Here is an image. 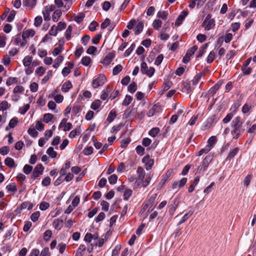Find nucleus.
Returning a JSON list of instances; mask_svg holds the SVG:
<instances>
[{
    "instance_id": "obj_2",
    "label": "nucleus",
    "mask_w": 256,
    "mask_h": 256,
    "mask_svg": "<svg viewBox=\"0 0 256 256\" xmlns=\"http://www.w3.org/2000/svg\"><path fill=\"white\" fill-rule=\"evenodd\" d=\"M231 133L234 139H238L240 134L242 133L244 128L242 126V122L241 121V118L240 116L234 118L231 123Z\"/></svg>"
},
{
    "instance_id": "obj_6",
    "label": "nucleus",
    "mask_w": 256,
    "mask_h": 256,
    "mask_svg": "<svg viewBox=\"0 0 256 256\" xmlns=\"http://www.w3.org/2000/svg\"><path fill=\"white\" fill-rule=\"evenodd\" d=\"M198 50L196 46H193L192 48L188 50L186 54L182 59L183 62L186 64L190 60V57L194 54L195 52Z\"/></svg>"
},
{
    "instance_id": "obj_15",
    "label": "nucleus",
    "mask_w": 256,
    "mask_h": 256,
    "mask_svg": "<svg viewBox=\"0 0 256 256\" xmlns=\"http://www.w3.org/2000/svg\"><path fill=\"white\" fill-rule=\"evenodd\" d=\"M156 198H157V194H154L149 198L148 202L151 204V206H150V208H152V210L153 208L155 207V206H156V204H157V202H156Z\"/></svg>"
},
{
    "instance_id": "obj_18",
    "label": "nucleus",
    "mask_w": 256,
    "mask_h": 256,
    "mask_svg": "<svg viewBox=\"0 0 256 256\" xmlns=\"http://www.w3.org/2000/svg\"><path fill=\"white\" fill-rule=\"evenodd\" d=\"M36 0H25L24 1L23 4L29 8H32L36 5Z\"/></svg>"
},
{
    "instance_id": "obj_59",
    "label": "nucleus",
    "mask_w": 256,
    "mask_h": 256,
    "mask_svg": "<svg viewBox=\"0 0 256 256\" xmlns=\"http://www.w3.org/2000/svg\"><path fill=\"white\" fill-rule=\"evenodd\" d=\"M110 20L108 18H106L104 22L101 24V28L102 29H105L110 25Z\"/></svg>"
},
{
    "instance_id": "obj_42",
    "label": "nucleus",
    "mask_w": 256,
    "mask_h": 256,
    "mask_svg": "<svg viewBox=\"0 0 256 256\" xmlns=\"http://www.w3.org/2000/svg\"><path fill=\"white\" fill-rule=\"evenodd\" d=\"M52 72L51 70H49L47 74L42 79V84H44L46 83L52 76Z\"/></svg>"
},
{
    "instance_id": "obj_50",
    "label": "nucleus",
    "mask_w": 256,
    "mask_h": 256,
    "mask_svg": "<svg viewBox=\"0 0 256 256\" xmlns=\"http://www.w3.org/2000/svg\"><path fill=\"white\" fill-rule=\"evenodd\" d=\"M242 70L244 74H249L252 72V68H248L246 66H242Z\"/></svg>"
},
{
    "instance_id": "obj_63",
    "label": "nucleus",
    "mask_w": 256,
    "mask_h": 256,
    "mask_svg": "<svg viewBox=\"0 0 256 256\" xmlns=\"http://www.w3.org/2000/svg\"><path fill=\"white\" fill-rule=\"evenodd\" d=\"M36 128L40 131L44 129V124L40 121H38L36 124Z\"/></svg>"
},
{
    "instance_id": "obj_61",
    "label": "nucleus",
    "mask_w": 256,
    "mask_h": 256,
    "mask_svg": "<svg viewBox=\"0 0 256 256\" xmlns=\"http://www.w3.org/2000/svg\"><path fill=\"white\" fill-rule=\"evenodd\" d=\"M42 21V19L41 16H38L35 18L34 24L36 26H40Z\"/></svg>"
},
{
    "instance_id": "obj_64",
    "label": "nucleus",
    "mask_w": 256,
    "mask_h": 256,
    "mask_svg": "<svg viewBox=\"0 0 256 256\" xmlns=\"http://www.w3.org/2000/svg\"><path fill=\"white\" fill-rule=\"evenodd\" d=\"M40 256H50L49 248L47 247L44 248L42 251Z\"/></svg>"
},
{
    "instance_id": "obj_48",
    "label": "nucleus",
    "mask_w": 256,
    "mask_h": 256,
    "mask_svg": "<svg viewBox=\"0 0 256 256\" xmlns=\"http://www.w3.org/2000/svg\"><path fill=\"white\" fill-rule=\"evenodd\" d=\"M32 170V166L28 165L26 164L23 168L24 172L26 174H29Z\"/></svg>"
},
{
    "instance_id": "obj_32",
    "label": "nucleus",
    "mask_w": 256,
    "mask_h": 256,
    "mask_svg": "<svg viewBox=\"0 0 256 256\" xmlns=\"http://www.w3.org/2000/svg\"><path fill=\"white\" fill-rule=\"evenodd\" d=\"M30 108V104H26L22 107L20 108L19 112L22 114H24Z\"/></svg>"
},
{
    "instance_id": "obj_35",
    "label": "nucleus",
    "mask_w": 256,
    "mask_h": 256,
    "mask_svg": "<svg viewBox=\"0 0 256 256\" xmlns=\"http://www.w3.org/2000/svg\"><path fill=\"white\" fill-rule=\"evenodd\" d=\"M160 129L158 128H152L150 132H149V134L153 137L156 136L159 132H160Z\"/></svg>"
},
{
    "instance_id": "obj_5",
    "label": "nucleus",
    "mask_w": 256,
    "mask_h": 256,
    "mask_svg": "<svg viewBox=\"0 0 256 256\" xmlns=\"http://www.w3.org/2000/svg\"><path fill=\"white\" fill-rule=\"evenodd\" d=\"M140 70L142 74H146L148 76L151 77L153 76L155 70L152 67H150L148 68L146 64L144 62L141 64Z\"/></svg>"
},
{
    "instance_id": "obj_41",
    "label": "nucleus",
    "mask_w": 256,
    "mask_h": 256,
    "mask_svg": "<svg viewBox=\"0 0 256 256\" xmlns=\"http://www.w3.org/2000/svg\"><path fill=\"white\" fill-rule=\"evenodd\" d=\"M220 85L219 84H215L212 88H210V94L212 96H214L216 92V91L219 89Z\"/></svg>"
},
{
    "instance_id": "obj_20",
    "label": "nucleus",
    "mask_w": 256,
    "mask_h": 256,
    "mask_svg": "<svg viewBox=\"0 0 256 256\" xmlns=\"http://www.w3.org/2000/svg\"><path fill=\"white\" fill-rule=\"evenodd\" d=\"M72 88V84L70 81L65 82L62 86V90L64 92H68Z\"/></svg>"
},
{
    "instance_id": "obj_1",
    "label": "nucleus",
    "mask_w": 256,
    "mask_h": 256,
    "mask_svg": "<svg viewBox=\"0 0 256 256\" xmlns=\"http://www.w3.org/2000/svg\"><path fill=\"white\" fill-rule=\"evenodd\" d=\"M136 172L138 178L134 183V188H136L140 186H147L151 180L150 174H148L146 175L145 172L142 167H138Z\"/></svg>"
},
{
    "instance_id": "obj_62",
    "label": "nucleus",
    "mask_w": 256,
    "mask_h": 256,
    "mask_svg": "<svg viewBox=\"0 0 256 256\" xmlns=\"http://www.w3.org/2000/svg\"><path fill=\"white\" fill-rule=\"evenodd\" d=\"M247 132L250 134L254 135L256 134V124H253L248 129Z\"/></svg>"
},
{
    "instance_id": "obj_56",
    "label": "nucleus",
    "mask_w": 256,
    "mask_h": 256,
    "mask_svg": "<svg viewBox=\"0 0 256 256\" xmlns=\"http://www.w3.org/2000/svg\"><path fill=\"white\" fill-rule=\"evenodd\" d=\"M24 87L22 86H17L14 89V93H22L24 91Z\"/></svg>"
},
{
    "instance_id": "obj_8",
    "label": "nucleus",
    "mask_w": 256,
    "mask_h": 256,
    "mask_svg": "<svg viewBox=\"0 0 256 256\" xmlns=\"http://www.w3.org/2000/svg\"><path fill=\"white\" fill-rule=\"evenodd\" d=\"M187 182V178H184L180 182L176 181L174 182L172 188L178 190L180 188L185 185Z\"/></svg>"
},
{
    "instance_id": "obj_47",
    "label": "nucleus",
    "mask_w": 256,
    "mask_h": 256,
    "mask_svg": "<svg viewBox=\"0 0 256 256\" xmlns=\"http://www.w3.org/2000/svg\"><path fill=\"white\" fill-rule=\"evenodd\" d=\"M50 12L48 10V8H46L44 10L42 11V14L44 16V20H48L50 19Z\"/></svg>"
},
{
    "instance_id": "obj_58",
    "label": "nucleus",
    "mask_w": 256,
    "mask_h": 256,
    "mask_svg": "<svg viewBox=\"0 0 256 256\" xmlns=\"http://www.w3.org/2000/svg\"><path fill=\"white\" fill-rule=\"evenodd\" d=\"M51 182V180L50 177L47 176L42 181V184L44 186H47L50 184Z\"/></svg>"
},
{
    "instance_id": "obj_54",
    "label": "nucleus",
    "mask_w": 256,
    "mask_h": 256,
    "mask_svg": "<svg viewBox=\"0 0 256 256\" xmlns=\"http://www.w3.org/2000/svg\"><path fill=\"white\" fill-rule=\"evenodd\" d=\"M40 213L39 212H34L30 216L31 220L34 222H36V220H38V218L40 217Z\"/></svg>"
},
{
    "instance_id": "obj_24",
    "label": "nucleus",
    "mask_w": 256,
    "mask_h": 256,
    "mask_svg": "<svg viewBox=\"0 0 256 256\" xmlns=\"http://www.w3.org/2000/svg\"><path fill=\"white\" fill-rule=\"evenodd\" d=\"M101 104H102V102L100 100H96L92 102L90 108L92 110H96L100 108V106L101 105Z\"/></svg>"
},
{
    "instance_id": "obj_12",
    "label": "nucleus",
    "mask_w": 256,
    "mask_h": 256,
    "mask_svg": "<svg viewBox=\"0 0 256 256\" xmlns=\"http://www.w3.org/2000/svg\"><path fill=\"white\" fill-rule=\"evenodd\" d=\"M194 210H190L189 212L186 214L182 218L181 220L178 223V225L179 226L184 222H185L194 213Z\"/></svg>"
},
{
    "instance_id": "obj_45",
    "label": "nucleus",
    "mask_w": 256,
    "mask_h": 256,
    "mask_svg": "<svg viewBox=\"0 0 256 256\" xmlns=\"http://www.w3.org/2000/svg\"><path fill=\"white\" fill-rule=\"evenodd\" d=\"M8 108V104L7 101L4 100L0 104V110L4 111Z\"/></svg>"
},
{
    "instance_id": "obj_21",
    "label": "nucleus",
    "mask_w": 256,
    "mask_h": 256,
    "mask_svg": "<svg viewBox=\"0 0 256 256\" xmlns=\"http://www.w3.org/2000/svg\"><path fill=\"white\" fill-rule=\"evenodd\" d=\"M159 106L157 104H154L148 112L147 115L148 117L153 116L157 111Z\"/></svg>"
},
{
    "instance_id": "obj_53",
    "label": "nucleus",
    "mask_w": 256,
    "mask_h": 256,
    "mask_svg": "<svg viewBox=\"0 0 256 256\" xmlns=\"http://www.w3.org/2000/svg\"><path fill=\"white\" fill-rule=\"evenodd\" d=\"M208 157L206 156L204 160L202 165L198 166V168L200 170H206V168L207 167V164H206V162H208Z\"/></svg>"
},
{
    "instance_id": "obj_60",
    "label": "nucleus",
    "mask_w": 256,
    "mask_h": 256,
    "mask_svg": "<svg viewBox=\"0 0 256 256\" xmlns=\"http://www.w3.org/2000/svg\"><path fill=\"white\" fill-rule=\"evenodd\" d=\"M251 108V106L250 104H246L242 108V112L244 114H247L249 112Z\"/></svg>"
},
{
    "instance_id": "obj_14",
    "label": "nucleus",
    "mask_w": 256,
    "mask_h": 256,
    "mask_svg": "<svg viewBox=\"0 0 256 256\" xmlns=\"http://www.w3.org/2000/svg\"><path fill=\"white\" fill-rule=\"evenodd\" d=\"M52 225L56 229L60 230L63 226V220L59 219H56L54 220Z\"/></svg>"
},
{
    "instance_id": "obj_23",
    "label": "nucleus",
    "mask_w": 256,
    "mask_h": 256,
    "mask_svg": "<svg viewBox=\"0 0 256 256\" xmlns=\"http://www.w3.org/2000/svg\"><path fill=\"white\" fill-rule=\"evenodd\" d=\"M62 14L60 10H55L52 16V20L55 22H57L60 17Z\"/></svg>"
},
{
    "instance_id": "obj_22",
    "label": "nucleus",
    "mask_w": 256,
    "mask_h": 256,
    "mask_svg": "<svg viewBox=\"0 0 256 256\" xmlns=\"http://www.w3.org/2000/svg\"><path fill=\"white\" fill-rule=\"evenodd\" d=\"M239 151L238 148H235L232 149L229 153L226 160H230L238 154Z\"/></svg>"
},
{
    "instance_id": "obj_3",
    "label": "nucleus",
    "mask_w": 256,
    "mask_h": 256,
    "mask_svg": "<svg viewBox=\"0 0 256 256\" xmlns=\"http://www.w3.org/2000/svg\"><path fill=\"white\" fill-rule=\"evenodd\" d=\"M106 80V78L104 75L101 74L98 78L94 79L92 82V86L94 88H96L98 86H102Z\"/></svg>"
},
{
    "instance_id": "obj_29",
    "label": "nucleus",
    "mask_w": 256,
    "mask_h": 256,
    "mask_svg": "<svg viewBox=\"0 0 256 256\" xmlns=\"http://www.w3.org/2000/svg\"><path fill=\"white\" fill-rule=\"evenodd\" d=\"M46 153L52 158H55L57 156L56 152L54 150V148L52 147H50L48 149Z\"/></svg>"
},
{
    "instance_id": "obj_9",
    "label": "nucleus",
    "mask_w": 256,
    "mask_h": 256,
    "mask_svg": "<svg viewBox=\"0 0 256 256\" xmlns=\"http://www.w3.org/2000/svg\"><path fill=\"white\" fill-rule=\"evenodd\" d=\"M114 58V54L109 53L107 54L102 62L104 64L108 66L110 64Z\"/></svg>"
},
{
    "instance_id": "obj_51",
    "label": "nucleus",
    "mask_w": 256,
    "mask_h": 256,
    "mask_svg": "<svg viewBox=\"0 0 256 256\" xmlns=\"http://www.w3.org/2000/svg\"><path fill=\"white\" fill-rule=\"evenodd\" d=\"M10 152V148L7 146H2L0 149V154L4 156L8 153Z\"/></svg>"
},
{
    "instance_id": "obj_17",
    "label": "nucleus",
    "mask_w": 256,
    "mask_h": 256,
    "mask_svg": "<svg viewBox=\"0 0 256 256\" xmlns=\"http://www.w3.org/2000/svg\"><path fill=\"white\" fill-rule=\"evenodd\" d=\"M6 189L7 190L8 192H12V194H14V193L17 190L16 184L14 182H12V183L8 184L6 186Z\"/></svg>"
},
{
    "instance_id": "obj_7",
    "label": "nucleus",
    "mask_w": 256,
    "mask_h": 256,
    "mask_svg": "<svg viewBox=\"0 0 256 256\" xmlns=\"http://www.w3.org/2000/svg\"><path fill=\"white\" fill-rule=\"evenodd\" d=\"M44 170V167L42 166V164H38L34 168V170L32 174V178L33 179H35L36 178L39 176L40 175L42 174L43 171Z\"/></svg>"
},
{
    "instance_id": "obj_40",
    "label": "nucleus",
    "mask_w": 256,
    "mask_h": 256,
    "mask_svg": "<svg viewBox=\"0 0 256 256\" xmlns=\"http://www.w3.org/2000/svg\"><path fill=\"white\" fill-rule=\"evenodd\" d=\"M80 133V128H76V130H72L70 132L68 136L70 138H74L77 134H79Z\"/></svg>"
},
{
    "instance_id": "obj_46",
    "label": "nucleus",
    "mask_w": 256,
    "mask_h": 256,
    "mask_svg": "<svg viewBox=\"0 0 256 256\" xmlns=\"http://www.w3.org/2000/svg\"><path fill=\"white\" fill-rule=\"evenodd\" d=\"M85 15L83 13H80L78 16H76L74 20L77 22V23H80L84 18Z\"/></svg>"
},
{
    "instance_id": "obj_37",
    "label": "nucleus",
    "mask_w": 256,
    "mask_h": 256,
    "mask_svg": "<svg viewBox=\"0 0 256 256\" xmlns=\"http://www.w3.org/2000/svg\"><path fill=\"white\" fill-rule=\"evenodd\" d=\"M52 235V232L50 230H46L44 234V240L48 242L50 240Z\"/></svg>"
},
{
    "instance_id": "obj_13",
    "label": "nucleus",
    "mask_w": 256,
    "mask_h": 256,
    "mask_svg": "<svg viewBox=\"0 0 256 256\" xmlns=\"http://www.w3.org/2000/svg\"><path fill=\"white\" fill-rule=\"evenodd\" d=\"M35 34V31L32 30H28L24 31L22 34V38L26 39L30 36L32 37Z\"/></svg>"
},
{
    "instance_id": "obj_10",
    "label": "nucleus",
    "mask_w": 256,
    "mask_h": 256,
    "mask_svg": "<svg viewBox=\"0 0 256 256\" xmlns=\"http://www.w3.org/2000/svg\"><path fill=\"white\" fill-rule=\"evenodd\" d=\"M188 14V10H183L176 20V24L180 25L185 17Z\"/></svg>"
},
{
    "instance_id": "obj_31",
    "label": "nucleus",
    "mask_w": 256,
    "mask_h": 256,
    "mask_svg": "<svg viewBox=\"0 0 256 256\" xmlns=\"http://www.w3.org/2000/svg\"><path fill=\"white\" fill-rule=\"evenodd\" d=\"M162 24V22L159 20H155L152 23L153 28L156 30H158L160 28Z\"/></svg>"
},
{
    "instance_id": "obj_33",
    "label": "nucleus",
    "mask_w": 256,
    "mask_h": 256,
    "mask_svg": "<svg viewBox=\"0 0 256 256\" xmlns=\"http://www.w3.org/2000/svg\"><path fill=\"white\" fill-rule=\"evenodd\" d=\"M137 89V85L136 82H132L129 86H128V90L130 93H134Z\"/></svg>"
},
{
    "instance_id": "obj_36",
    "label": "nucleus",
    "mask_w": 256,
    "mask_h": 256,
    "mask_svg": "<svg viewBox=\"0 0 256 256\" xmlns=\"http://www.w3.org/2000/svg\"><path fill=\"white\" fill-rule=\"evenodd\" d=\"M122 66L120 64H118L113 69L112 73L114 75H117L120 72L122 71Z\"/></svg>"
},
{
    "instance_id": "obj_26",
    "label": "nucleus",
    "mask_w": 256,
    "mask_h": 256,
    "mask_svg": "<svg viewBox=\"0 0 256 256\" xmlns=\"http://www.w3.org/2000/svg\"><path fill=\"white\" fill-rule=\"evenodd\" d=\"M178 205V202L176 200H174V204H172L170 206L169 212L171 215L174 214V212L176 210V207Z\"/></svg>"
},
{
    "instance_id": "obj_38",
    "label": "nucleus",
    "mask_w": 256,
    "mask_h": 256,
    "mask_svg": "<svg viewBox=\"0 0 256 256\" xmlns=\"http://www.w3.org/2000/svg\"><path fill=\"white\" fill-rule=\"evenodd\" d=\"M168 13L165 11H160L157 14V16L163 20H166L167 18Z\"/></svg>"
},
{
    "instance_id": "obj_34",
    "label": "nucleus",
    "mask_w": 256,
    "mask_h": 256,
    "mask_svg": "<svg viewBox=\"0 0 256 256\" xmlns=\"http://www.w3.org/2000/svg\"><path fill=\"white\" fill-rule=\"evenodd\" d=\"M132 194V190L130 189L125 190L124 194V198L127 200Z\"/></svg>"
},
{
    "instance_id": "obj_19",
    "label": "nucleus",
    "mask_w": 256,
    "mask_h": 256,
    "mask_svg": "<svg viewBox=\"0 0 256 256\" xmlns=\"http://www.w3.org/2000/svg\"><path fill=\"white\" fill-rule=\"evenodd\" d=\"M4 164L10 168H14L16 166L14 160L10 157H8L5 159Z\"/></svg>"
},
{
    "instance_id": "obj_39",
    "label": "nucleus",
    "mask_w": 256,
    "mask_h": 256,
    "mask_svg": "<svg viewBox=\"0 0 256 256\" xmlns=\"http://www.w3.org/2000/svg\"><path fill=\"white\" fill-rule=\"evenodd\" d=\"M132 98L131 96L126 95L125 99L122 102V104L124 106H127L132 102Z\"/></svg>"
},
{
    "instance_id": "obj_11",
    "label": "nucleus",
    "mask_w": 256,
    "mask_h": 256,
    "mask_svg": "<svg viewBox=\"0 0 256 256\" xmlns=\"http://www.w3.org/2000/svg\"><path fill=\"white\" fill-rule=\"evenodd\" d=\"M218 141V138L216 136H212L210 138H209V139L208 140V145L206 146H208L210 148V149L211 150V149L216 144V142Z\"/></svg>"
},
{
    "instance_id": "obj_28",
    "label": "nucleus",
    "mask_w": 256,
    "mask_h": 256,
    "mask_svg": "<svg viewBox=\"0 0 256 256\" xmlns=\"http://www.w3.org/2000/svg\"><path fill=\"white\" fill-rule=\"evenodd\" d=\"M18 118L14 117L11 119L8 124V127L10 128H14L18 124Z\"/></svg>"
},
{
    "instance_id": "obj_16",
    "label": "nucleus",
    "mask_w": 256,
    "mask_h": 256,
    "mask_svg": "<svg viewBox=\"0 0 256 256\" xmlns=\"http://www.w3.org/2000/svg\"><path fill=\"white\" fill-rule=\"evenodd\" d=\"M204 72H201L197 74L194 77V79L190 82V83L192 82V85H196L198 82L202 77L204 75Z\"/></svg>"
},
{
    "instance_id": "obj_57",
    "label": "nucleus",
    "mask_w": 256,
    "mask_h": 256,
    "mask_svg": "<svg viewBox=\"0 0 256 256\" xmlns=\"http://www.w3.org/2000/svg\"><path fill=\"white\" fill-rule=\"evenodd\" d=\"M49 206V204L46 202H42L40 204V208L42 210H46Z\"/></svg>"
},
{
    "instance_id": "obj_30",
    "label": "nucleus",
    "mask_w": 256,
    "mask_h": 256,
    "mask_svg": "<svg viewBox=\"0 0 256 256\" xmlns=\"http://www.w3.org/2000/svg\"><path fill=\"white\" fill-rule=\"evenodd\" d=\"M54 116L52 114L50 113L46 114L44 116L43 120L46 123H48L52 120Z\"/></svg>"
},
{
    "instance_id": "obj_43",
    "label": "nucleus",
    "mask_w": 256,
    "mask_h": 256,
    "mask_svg": "<svg viewBox=\"0 0 256 256\" xmlns=\"http://www.w3.org/2000/svg\"><path fill=\"white\" fill-rule=\"evenodd\" d=\"M234 116V112H232L227 114V116L223 119L222 122L224 124H226L230 122Z\"/></svg>"
},
{
    "instance_id": "obj_4",
    "label": "nucleus",
    "mask_w": 256,
    "mask_h": 256,
    "mask_svg": "<svg viewBox=\"0 0 256 256\" xmlns=\"http://www.w3.org/2000/svg\"><path fill=\"white\" fill-rule=\"evenodd\" d=\"M214 25L215 22L214 19L211 18V16L208 14L202 23V26L204 27L205 30H209L212 29Z\"/></svg>"
},
{
    "instance_id": "obj_49",
    "label": "nucleus",
    "mask_w": 256,
    "mask_h": 256,
    "mask_svg": "<svg viewBox=\"0 0 256 256\" xmlns=\"http://www.w3.org/2000/svg\"><path fill=\"white\" fill-rule=\"evenodd\" d=\"M91 59L89 56H84L82 60V63L86 66H88L90 62Z\"/></svg>"
},
{
    "instance_id": "obj_55",
    "label": "nucleus",
    "mask_w": 256,
    "mask_h": 256,
    "mask_svg": "<svg viewBox=\"0 0 256 256\" xmlns=\"http://www.w3.org/2000/svg\"><path fill=\"white\" fill-rule=\"evenodd\" d=\"M101 206H102V210L104 211L107 212L109 208V204L104 200H102L101 202Z\"/></svg>"
},
{
    "instance_id": "obj_52",
    "label": "nucleus",
    "mask_w": 256,
    "mask_h": 256,
    "mask_svg": "<svg viewBox=\"0 0 256 256\" xmlns=\"http://www.w3.org/2000/svg\"><path fill=\"white\" fill-rule=\"evenodd\" d=\"M93 152V148L91 146L86 148L84 150V154L86 156L90 155Z\"/></svg>"
},
{
    "instance_id": "obj_25",
    "label": "nucleus",
    "mask_w": 256,
    "mask_h": 256,
    "mask_svg": "<svg viewBox=\"0 0 256 256\" xmlns=\"http://www.w3.org/2000/svg\"><path fill=\"white\" fill-rule=\"evenodd\" d=\"M144 24L142 22H138V24L135 28V34H140L143 30Z\"/></svg>"
},
{
    "instance_id": "obj_27",
    "label": "nucleus",
    "mask_w": 256,
    "mask_h": 256,
    "mask_svg": "<svg viewBox=\"0 0 256 256\" xmlns=\"http://www.w3.org/2000/svg\"><path fill=\"white\" fill-rule=\"evenodd\" d=\"M32 58L30 56H26L23 60V64L25 66H28L32 64Z\"/></svg>"
},
{
    "instance_id": "obj_44",
    "label": "nucleus",
    "mask_w": 256,
    "mask_h": 256,
    "mask_svg": "<svg viewBox=\"0 0 256 256\" xmlns=\"http://www.w3.org/2000/svg\"><path fill=\"white\" fill-rule=\"evenodd\" d=\"M117 180H118V176L116 174H112L108 178L109 182L111 184H115L117 182Z\"/></svg>"
}]
</instances>
